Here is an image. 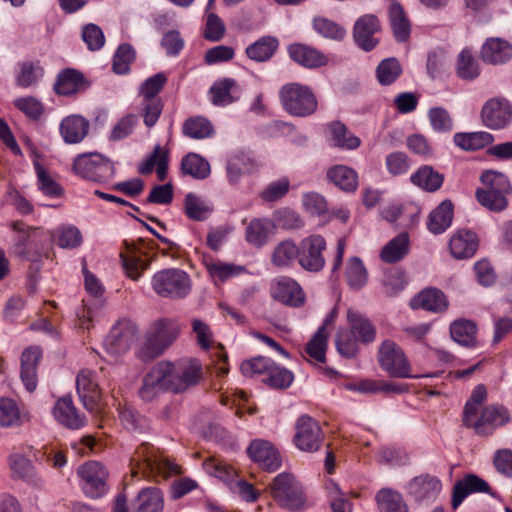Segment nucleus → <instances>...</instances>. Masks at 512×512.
Segmentation results:
<instances>
[{"instance_id":"1","label":"nucleus","mask_w":512,"mask_h":512,"mask_svg":"<svg viewBox=\"0 0 512 512\" xmlns=\"http://www.w3.org/2000/svg\"><path fill=\"white\" fill-rule=\"evenodd\" d=\"M480 180L484 187L476 190L477 201L491 211L504 210L508 205L506 195L511 190L507 176L501 172L488 170L482 173Z\"/></svg>"},{"instance_id":"2","label":"nucleus","mask_w":512,"mask_h":512,"mask_svg":"<svg viewBox=\"0 0 512 512\" xmlns=\"http://www.w3.org/2000/svg\"><path fill=\"white\" fill-rule=\"evenodd\" d=\"M160 364H166V378L169 392L183 393L196 386L203 376L201 362L196 358H182L175 362L162 360Z\"/></svg>"},{"instance_id":"3","label":"nucleus","mask_w":512,"mask_h":512,"mask_svg":"<svg viewBox=\"0 0 512 512\" xmlns=\"http://www.w3.org/2000/svg\"><path fill=\"white\" fill-rule=\"evenodd\" d=\"M82 270L85 290L91 298L83 300V306L77 313L78 326L83 330H89L93 327L94 321L100 316L104 307L105 288L96 275L87 269L85 262H83Z\"/></svg>"},{"instance_id":"4","label":"nucleus","mask_w":512,"mask_h":512,"mask_svg":"<svg viewBox=\"0 0 512 512\" xmlns=\"http://www.w3.org/2000/svg\"><path fill=\"white\" fill-rule=\"evenodd\" d=\"M191 286L189 274L179 268L162 269L151 279V287L158 296L173 300L187 297Z\"/></svg>"},{"instance_id":"5","label":"nucleus","mask_w":512,"mask_h":512,"mask_svg":"<svg viewBox=\"0 0 512 512\" xmlns=\"http://www.w3.org/2000/svg\"><path fill=\"white\" fill-rule=\"evenodd\" d=\"M131 464L135 465L145 474L163 479L179 472L178 465L164 457L149 443H142L136 448L131 458Z\"/></svg>"},{"instance_id":"6","label":"nucleus","mask_w":512,"mask_h":512,"mask_svg":"<svg viewBox=\"0 0 512 512\" xmlns=\"http://www.w3.org/2000/svg\"><path fill=\"white\" fill-rule=\"evenodd\" d=\"M13 231L17 232V238L13 246V252L17 257L37 263L44 252V241L46 237L38 228L27 226L21 221L11 223Z\"/></svg>"},{"instance_id":"7","label":"nucleus","mask_w":512,"mask_h":512,"mask_svg":"<svg viewBox=\"0 0 512 512\" xmlns=\"http://www.w3.org/2000/svg\"><path fill=\"white\" fill-rule=\"evenodd\" d=\"M380 368L395 378H416L412 374L410 362L403 349L393 340H384L377 352Z\"/></svg>"},{"instance_id":"8","label":"nucleus","mask_w":512,"mask_h":512,"mask_svg":"<svg viewBox=\"0 0 512 512\" xmlns=\"http://www.w3.org/2000/svg\"><path fill=\"white\" fill-rule=\"evenodd\" d=\"M73 170L81 178L106 183L115 175L113 163L98 153L82 154L75 158Z\"/></svg>"},{"instance_id":"9","label":"nucleus","mask_w":512,"mask_h":512,"mask_svg":"<svg viewBox=\"0 0 512 512\" xmlns=\"http://www.w3.org/2000/svg\"><path fill=\"white\" fill-rule=\"evenodd\" d=\"M77 474L81 479V487L86 496L97 499L108 492L109 474L102 463L86 462L79 467Z\"/></svg>"},{"instance_id":"10","label":"nucleus","mask_w":512,"mask_h":512,"mask_svg":"<svg viewBox=\"0 0 512 512\" xmlns=\"http://www.w3.org/2000/svg\"><path fill=\"white\" fill-rule=\"evenodd\" d=\"M325 249L326 241L321 235L313 234L304 238L296 249L299 264L310 272L321 271L325 266Z\"/></svg>"},{"instance_id":"11","label":"nucleus","mask_w":512,"mask_h":512,"mask_svg":"<svg viewBox=\"0 0 512 512\" xmlns=\"http://www.w3.org/2000/svg\"><path fill=\"white\" fill-rule=\"evenodd\" d=\"M509 421L510 415L505 407L491 404L482 410L480 417H469V423L463 422V425L472 428L479 436H488Z\"/></svg>"},{"instance_id":"12","label":"nucleus","mask_w":512,"mask_h":512,"mask_svg":"<svg viewBox=\"0 0 512 512\" xmlns=\"http://www.w3.org/2000/svg\"><path fill=\"white\" fill-rule=\"evenodd\" d=\"M324 440V433L319 423L308 415L298 418L295 425L293 442L303 452H316Z\"/></svg>"},{"instance_id":"13","label":"nucleus","mask_w":512,"mask_h":512,"mask_svg":"<svg viewBox=\"0 0 512 512\" xmlns=\"http://www.w3.org/2000/svg\"><path fill=\"white\" fill-rule=\"evenodd\" d=\"M481 120L489 129H504L512 122V105L504 98H491L482 107Z\"/></svg>"},{"instance_id":"14","label":"nucleus","mask_w":512,"mask_h":512,"mask_svg":"<svg viewBox=\"0 0 512 512\" xmlns=\"http://www.w3.org/2000/svg\"><path fill=\"white\" fill-rule=\"evenodd\" d=\"M136 325L129 319L119 320L105 338L107 352L120 355L129 350L136 336Z\"/></svg>"},{"instance_id":"15","label":"nucleus","mask_w":512,"mask_h":512,"mask_svg":"<svg viewBox=\"0 0 512 512\" xmlns=\"http://www.w3.org/2000/svg\"><path fill=\"white\" fill-rule=\"evenodd\" d=\"M247 454L254 463L267 472H275L282 463L277 448L264 439L252 440L247 447Z\"/></svg>"},{"instance_id":"16","label":"nucleus","mask_w":512,"mask_h":512,"mask_svg":"<svg viewBox=\"0 0 512 512\" xmlns=\"http://www.w3.org/2000/svg\"><path fill=\"white\" fill-rule=\"evenodd\" d=\"M381 25L378 18L372 14L359 17L353 27V38L359 48L364 51L373 50L379 43L378 34Z\"/></svg>"},{"instance_id":"17","label":"nucleus","mask_w":512,"mask_h":512,"mask_svg":"<svg viewBox=\"0 0 512 512\" xmlns=\"http://www.w3.org/2000/svg\"><path fill=\"white\" fill-rule=\"evenodd\" d=\"M474 493H486L493 498L499 497L487 481L476 474L470 473L454 484L451 499L452 507L454 509L458 508L468 495Z\"/></svg>"},{"instance_id":"18","label":"nucleus","mask_w":512,"mask_h":512,"mask_svg":"<svg viewBox=\"0 0 512 512\" xmlns=\"http://www.w3.org/2000/svg\"><path fill=\"white\" fill-rule=\"evenodd\" d=\"M406 493L415 501H433L440 494L442 483L436 476L420 474L413 477L405 486Z\"/></svg>"},{"instance_id":"19","label":"nucleus","mask_w":512,"mask_h":512,"mask_svg":"<svg viewBox=\"0 0 512 512\" xmlns=\"http://www.w3.org/2000/svg\"><path fill=\"white\" fill-rule=\"evenodd\" d=\"M52 415L60 425L70 430H79L86 424L85 415L78 411L70 395H65L56 400Z\"/></svg>"},{"instance_id":"20","label":"nucleus","mask_w":512,"mask_h":512,"mask_svg":"<svg viewBox=\"0 0 512 512\" xmlns=\"http://www.w3.org/2000/svg\"><path fill=\"white\" fill-rule=\"evenodd\" d=\"M166 364L157 362L144 376L142 386L139 389V396L143 401L150 402L159 396L160 393L168 390V380L165 377L168 370Z\"/></svg>"},{"instance_id":"21","label":"nucleus","mask_w":512,"mask_h":512,"mask_svg":"<svg viewBox=\"0 0 512 512\" xmlns=\"http://www.w3.org/2000/svg\"><path fill=\"white\" fill-rule=\"evenodd\" d=\"M242 89L237 80L224 77L216 80L208 91L209 101L216 107H226L237 102Z\"/></svg>"},{"instance_id":"22","label":"nucleus","mask_w":512,"mask_h":512,"mask_svg":"<svg viewBox=\"0 0 512 512\" xmlns=\"http://www.w3.org/2000/svg\"><path fill=\"white\" fill-rule=\"evenodd\" d=\"M90 83L84 74L74 68L59 71L53 84L54 92L59 96H73L85 91Z\"/></svg>"},{"instance_id":"23","label":"nucleus","mask_w":512,"mask_h":512,"mask_svg":"<svg viewBox=\"0 0 512 512\" xmlns=\"http://www.w3.org/2000/svg\"><path fill=\"white\" fill-rule=\"evenodd\" d=\"M76 389L84 407L93 412L98 410L101 399V390L90 370H82L76 377Z\"/></svg>"},{"instance_id":"24","label":"nucleus","mask_w":512,"mask_h":512,"mask_svg":"<svg viewBox=\"0 0 512 512\" xmlns=\"http://www.w3.org/2000/svg\"><path fill=\"white\" fill-rule=\"evenodd\" d=\"M317 109V100L310 88L298 83H290V114L308 116Z\"/></svg>"},{"instance_id":"25","label":"nucleus","mask_w":512,"mask_h":512,"mask_svg":"<svg viewBox=\"0 0 512 512\" xmlns=\"http://www.w3.org/2000/svg\"><path fill=\"white\" fill-rule=\"evenodd\" d=\"M202 263L214 284H221L242 274L245 268L233 263L223 262L211 254L202 255Z\"/></svg>"},{"instance_id":"26","label":"nucleus","mask_w":512,"mask_h":512,"mask_svg":"<svg viewBox=\"0 0 512 512\" xmlns=\"http://www.w3.org/2000/svg\"><path fill=\"white\" fill-rule=\"evenodd\" d=\"M90 123L80 114L64 117L59 125V133L66 144L81 143L89 133Z\"/></svg>"},{"instance_id":"27","label":"nucleus","mask_w":512,"mask_h":512,"mask_svg":"<svg viewBox=\"0 0 512 512\" xmlns=\"http://www.w3.org/2000/svg\"><path fill=\"white\" fill-rule=\"evenodd\" d=\"M41 358L42 350L37 346L28 347L22 352L20 377L28 392L37 388V368Z\"/></svg>"},{"instance_id":"28","label":"nucleus","mask_w":512,"mask_h":512,"mask_svg":"<svg viewBox=\"0 0 512 512\" xmlns=\"http://www.w3.org/2000/svg\"><path fill=\"white\" fill-rule=\"evenodd\" d=\"M171 342L169 332L163 326H157L147 335L143 346L138 351V357L144 362L152 361L160 356Z\"/></svg>"},{"instance_id":"29","label":"nucleus","mask_w":512,"mask_h":512,"mask_svg":"<svg viewBox=\"0 0 512 512\" xmlns=\"http://www.w3.org/2000/svg\"><path fill=\"white\" fill-rule=\"evenodd\" d=\"M8 464L14 477L38 489L44 486L43 478L38 474L31 460L24 455L11 454L8 458Z\"/></svg>"},{"instance_id":"30","label":"nucleus","mask_w":512,"mask_h":512,"mask_svg":"<svg viewBox=\"0 0 512 512\" xmlns=\"http://www.w3.org/2000/svg\"><path fill=\"white\" fill-rule=\"evenodd\" d=\"M479 239L470 230L459 229L449 241V250L455 259H467L474 256L477 251Z\"/></svg>"},{"instance_id":"31","label":"nucleus","mask_w":512,"mask_h":512,"mask_svg":"<svg viewBox=\"0 0 512 512\" xmlns=\"http://www.w3.org/2000/svg\"><path fill=\"white\" fill-rule=\"evenodd\" d=\"M480 56L486 63L504 64L512 58V45L502 38H489L483 44Z\"/></svg>"},{"instance_id":"32","label":"nucleus","mask_w":512,"mask_h":512,"mask_svg":"<svg viewBox=\"0 0 512 512\" xmlns=\"http://www.w3.org/2000/svg\"><path fill=\"white\" fill-rule=\"evenodd\" d=\"M290 58L306 68H318L328 63V57L314 47L305 44L290 45Z\"/></svg>"},{"instance_id":"33","label":"nucleus","mask_w":512,"mask_h":512,"mask_svg":"<svg viewBox=\"0 0 512 512\" xmlns=\"http://www.w3.org/2000/svg\"><path fill=\"white\" fill-rule=\"evenodd\" d=\"M410 306L413 309L422 308L432 312H443L448 307L445 294L436 288H428L421 291L411 299Z\"/></svg>"},{"instance_id":"34","label":"nucleus","mask_w":512,"mask_h":512,"mask_svg":"<svg viewBox=\"0 0 512 512\" xmlns=\"http://www.w3.org/2000/svg\"><path fill=\"white\" fill-rule=\"evenodd\" d=\"M347 319L351 333L359 342L363 344L374 342L376 339V327L369 318L357 311L349 309Z\"/></svg>"},{"instance_id":"35","label":"nucleus","mask_w":512,"mask_h":512,"mask_svg":"<svg viewBox=\"0 0 512 512\" xmlns=\"http://www.w3.org/2000/svg\"><path fill=\"white\" fill-rule=\"evenodd\" d=\"M328 139L331 144L337 148L344 150L357 149L361 140L359 137L352 134L345 124L340 121H333L326 125Z\"/></svg>"},{"instance_id":"36","label":"nucleus","mask_w":512,"mask_h":512,"mask_svg":"<svg viewBox=\"0 0 512 512\" xmlns=\"http://www.w3.org/2000/svg\"><path fill=\"white\" fill-rule=\"evenodd\" d=\"M116 409L122 426L139 433L148 431L150 425L146 417L141 415L132 405L127 402L117 401Z\"/></svg>"},{"instance_id":"37","label":"nucleus","mask_w":512,"mask_h":512,"mask_svg":"<svg viewBox=\"0 0 512 512\" xmlns=\"http://www.w3.org/2000/svg\"><path fill=\"white\" fill-rule=\"evenodd\" d=\"M163 494L156 487H148L139 491L131 504L132 512H161L163 509Z\"/></svg>"},{"instance_id":"38","label":"nucleus","mask_w":512,"mask_h":512,"mask_svg":"<svg viewBox=\"0 0 512 512\" xmlns=\"http://www.w3.org/2000/svg\"><path fill=\"white\" fill-rule=\"evenodd\" d=\"M452 219L453 204L449 200H444L429 214L427 228L435 235L441 234L451 226Z\"/></svg>"},{"instance_id":"39","label":"nucleus","mask_w":512,"mask_h":512,"mask_svg":"<svg viewBox=\"0 0 512 512\" xmlns=\"http://www.w3.org/2000/svg\"><path fill=\"white\" fill-rule=\"evenodd\" d=\"M420 208L415 204L389 205L382 209V217L390 223L400 222L403 226L413 225L418 219Z\"/></svg>"},{"instance_id":"40","label":"nucleus","mask_w":512,"mask_h":512,"mask_svg":"<svg viewBox=\"0 0 512 512\" xmlns=\"http://www.w3.org/2000/svg\"><path fill=\"white\" fill-rule=\"evenodd\" d=\"M279 47L277 38L263 36L246 47L247 57L255 62L261 63L270 60Z\"/></svg>"},{"instance_id":"41","label":"nucleus","mask_w":512,"mask_h":512,"mask_svg":"<svg viewBox=\"0 0 512 512\" xmlns=\"http://www.w3.org/2000/svg\"><path fill=\"white\" fill-rule=\"evenodd\" d=\"M388 14L395 39L399 42L406 41L410 36L411 26L403 7L398 2L392 1Z\"/></svg>"},{"instance_id":"42","label":"nucleus","mask_w":512,"mask_h":512,"mask_svg":"<svg viewBox=\"0 0 512 512\" xmlns=\"http://www.w3.org/2000/svg\"><path fill=\"white\" fill-rule=\"evenodd\" d=\"M275 225L266 218H255L246 227L245 240L255 246H264L273 232Z\"/></svg>"},{"instance_id":"43","label":"nucleus","mask_w":512,"mask_h":512,"mask_svg":"<svg viewBox=\"0 0 512 512\" xmlns=\"http://www.w3.org/2000/svg\"><path fill=\"white\" fill-rule=\"evenodd\" d=\"M453 142L462 150L474 151L493 143L494 136L486 131L461 132L454 135Z\"/></svg>"},{"instance_id":"44","label":"nucleus","mask_w":512,"mask_h":512,"mask_svg":"<svg viewBox=\"0 0 512 512\" xmlns=\"http://www.w3.org/2000/svg\"><path fill=\"white\" fill-rule=\"evenodd\" d=\"M451 338L461 346L475 347L477 344V326L467 319H457L450 325Z\"/></svg>"},{"instance_id":"45","label":"nucleus","mask_w":512,"mask_h":512,"mask_svg":"<svg viewBox=\"0 0 512 512\" xmlns=\"http://www.w3.org/2000/svg\"><path fill=\"white\" fill-rule=\"evenodd\" d=\"M410 180L426 192H435L442 186L444 177L431 166L424 165L411 175Z\"/></svg>"},{"instance_id":"46","label":"nucleus","mask_w":512,"mask_h":512,"mask_svg":"<svg viewBox=\"0 0 512 512\" xmlns=\"http://www.w3.org/2000/svg\"><path fill=\"white\" fill-rule=\"evenodd\" d=\"M181 172L183 175L191 176L194 179H206L211 168L209 162L197 153H188L181 160Z\"/></svg>"},{"instance_id":"47","label":"nucleus","mask_w":512,"mask_h":512,"mask_svg":"<svg viewBox=\"0 0 512 512\" xmlns=\"http://www.w3.org/2000/svg\"><path fill=\"white\" fill-rule=\"evenodd\" d=\"M182 133L188 138L200 140L213 137L215 130L213 124L207 118L193 116L183 123Z\"/></svg>"},{"instance_id":"48","label":"nucleus","mask_w":512,"mask_h":512,"mask_svg":"<svg viewBox=\"0 0 512 512\" xmlns=\"http://www.w3.org/2000/svg\"><path fill=\"white\" fill-rule=\"evenodd\" d=\"M409 251V236L406 232L400 233L390 240L381 250L380 257L385 263H396L404 258Z\"/></svg>"},{"instance_id":"49","label":"nucleus","mask_w":512,"mask_h":512,"mask_svg":"<svg viewBox=\"0 0 512 512\" xmlns=\"http://www.w3.org/2000/svg\"><path fill=\"white\" fill-rule=\"evenodd\" d=\"M205 472L225 483L229 488L237 479L238 474L234 467L223 460L210 457L203 462Z\"/></svg>"},{"instance_id":"50","label":"nucleus","mask_w":512,"mask_h":512,"mask_svg":"<svg viewBox=\"0 0 512 512\" xmlns=\"http://www.w3.org/2000/svg\"><path fill=\"white\" fill-rule=\"evenodd\" d=\"M33 166L39 191L49 198H60L64 193L62 186L50 176L48 171L38 160L33 161Z\"/></svg>"},{"instance_id":"51","label":"nucleus","mask_w":512,"mask_h":512,"mask_svg":"<svg viewBox=\"0 0 512 512\" xmlns=\"http://www.w3.org/2000/svg\"><path fill=\"white\" fill-rule=\"evenodd\" d=\"M379 512H408V506L402 495L390 488H383L376 494Z\"/></svg>"},{"instance_id":"52","label":"nucleus","mask_w":512,"mask_h":512,"mask_svg":"<svg viewBox=\"0 0 512 512\" xmlns=\"http://www.w3.org/2000/svg\"><path fill=\"white\" fill-rule=\"evenodd\" d=\"M43 76L44 68L39 61H24L19 63L15 82L21 88H29L37 84Z\"/></svg>"},{"instance_id":"53","label":"nucleus","mask_w":512,"mask_h":512,"mask_svg":"<svg viewBox=\"0 0 512 512\" xmlns=\"http://www.w3.org/2000/svg\"><path fill=\"white\" fill-rule=\"evenodd\" d=\"M328 179L344 191H353L358 185L357 173L344 165H336L327 172Z\"/></svg>"},{"instance_id":"54","label":"nucleus","mask_w":512,"mask_h":512,"mask_svg":"<svg viewBox=\"0 0 512 512\" xmlns=\"http://www.w3.org/2000/svg\"><path fill=\"white\" fill-rule=\"evenodd\" d=\"M346 280L353 290L362 289L368 282V273L359 257H352L346 265Z\"/></svg>"},{"instance_id":"55","label":"nucleus","mask_w":512,"mask_h":512,"mask_svg":"<svg viewBox=\"0 0 512 512\" xmlns=\"http://www.w3.org/2000/svg\"><path fill=\"white\" fill-rule=\"evenodd\" d=\"M184 212L191 220L204 221L211 214L212 207L209 206L201 197L190 192L185 196Z\"/></svg>"},{"instance_id":"56","label":"nucleus","mask_w":512,"mask_h":512,"mask_svg":"<svg viewBox=\"0 0 512 512\" xmlns=\"http://www.w3.org/2000/svg\"><path fill=\"white\" fill-rule=\"evenodd\" d=\"M55 243L63 249H75L83 242L80 230L74 225H63L53 233Z\"/></svg>"},{"instance_id":"57","label":"nucleus","mask_w":512,"mask_h":512,"mask_svg":"<svg viewBox=\"0 0 512 512\" xmlns=\"http://www.w3.org/2000/svg\"><path fill=\"white\" fill-rule=\"evenodd\" d=\"M327 345L328 333L325 326H321L312 339L307 343L306 352L314 361L323 363L326 358Z\"/></svg>"},{"instance_id":"58","label":"nucleus","mask_w":512,"mask_h":512,"mask_svg":"<svg viewBox=\"0 0 512 512\" xmlns=\"http://www.w3.org/2000/svg\"><path fill=\"white\" fill-rule=\"evenodd\" d=\"M313 506L303 485L290 475V511L303 512Z\"/></svg>"},{"instance_id":"59","label":"nucleus","mask_w":512,"mask_h":512,"mask_svg":"<svg viewBox=\"0 0 512 512\" xmlns=\"http://www.w3.org/2000/svg\"><path fill=\"white\" fill-rule=\"evenodd\" d=\"M401 73V65L395 58L382 60L376 69V76L381 85L392 84L399 78Z\"/></svg>"},{"instance_id":"60","label":"nucleus","mask_w":512,"mask_h":512,"mask_svg":"<svg viewBox=\"0 0 512 512\" xmlns=\"http://www.w3.org/2000/svg\"><path fill=\"white\" fill-rule=\"evenodd\" d=\"M135 56V50L130 44H121L113 57V71L119 75L128 73L130 70V65L135 60Z\"/></svg>"},{"instance_id":"61","label":"nucleus","mask_w":512,"mask_h":512,"mask_svg":"<svg viewBox=\"0 0 512 512\" xmlns=\"http://www.w3.org/2000/svg\"><path fill=\"white\" fill-rule=\"evenodd\" d=\"M122 265L126 275L132 280H138L143 272L149 268L150 262L132 252L127 255L121 254Z\"/></svg>"},{"instance_id":"62","label":"nucleus","mask_w":512,"mask_h":512,"mask_svg":"<svg viewBox=\"0 0 512 512\" xmlns=\"http://www.w3.org/2000/svg\"><path fill=\"white\" fill-rule=\"evenodd\" d=\"M313 27L318 34L332 40L341 41L346 35L342 26L325 17L314 18Z\"/></svg>"},{"instance_id":"63","label":"nucleus","mask_w":512,"mask_h":512,"mask_svg":"<svg viewBox=\"0 0 512 512\" xmlns=\"http://www.w3.org/2000/svg\"><path fill=\"white\" fill-rule=\"evenodd\" d=\"M480 71L479 66L472 53L464 49L458 56L457 74L465 80H473L478 77Z\"/></svg>"},{"instance_id":"64","label":"nucleus","mask_w":512,"mask_h":512,"mask_svg":"<svg viewBox=\"0 0 512 512\" xmlns=\"http://www.w3.org/2000/svg\"><path fill=\"white\" fill-rule=\"evenodd\" d=\"M274 364L270 358L258 356L244 361L240 369L242 374L247 377L267 376Z\"/></svg>"}]
</instances>
